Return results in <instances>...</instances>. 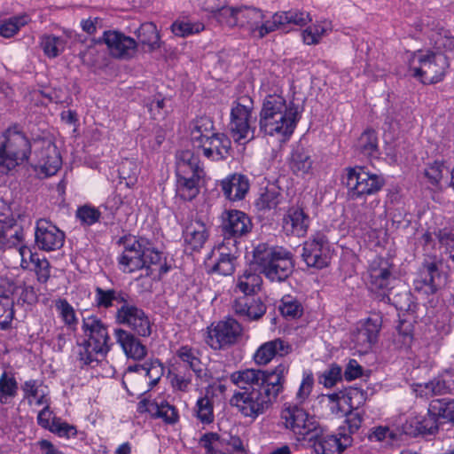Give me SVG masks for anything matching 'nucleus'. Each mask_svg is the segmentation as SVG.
Instances as JSON below:
<instances>
[{
  "instance_id": "1",
  "label": "nucleus",
  "mask_w": 454,
  "mask_h": 454,
  "mask_svg": "<svg viewBox=\"0 0 454 454\" xmlns=\"http://www.w3.org/2000/svg\"><path fill=\"white\" fill-rule=\"evenodd\" d=\"M289 364L281 363L272 370L245 369L230 376L237 386L230 403L247 418L255 419L264 414L284 389Z\"/></svg>"
},
{
  "instance_id": "2",
  "label": "nucleus",
  "mask_w": 454,
  "mask_h": 454,
  "mask_svg": "<svg viewBox=\"0 0 454 454\" xmlns=\"http://www.w3.org/2000/svg\"><path fill=\"white\" fill-rule=\"evenodd\" d=\"M119 243L124 248L119 258V263L123 267V271L130 273L145 270L146 277L155 272L161 276L168 271L166 258L162 253L152 247L147 239L129 235L121 238Z\"/></svg>"
},
{
  "instance_id": "3",
  "label": "nucleus",
  "mask_w": 454,
  "mask_h": 454,
  "mask_svg": "<svg viewBox=\"0 0 454 454\" xmlns=\"http://www.w3.org/2000/svg\"><path fill=\"white\" fill-rule=\"evenodd\" d=\"M301 117L300 106L279 95L265 98L260 113V130L282 140L289 138Z\"/></svg>"
},
{
  "instance_id": "4",
  "label": "nucleus",
  "mask_w": 454,
  "mask_h": 454,
  "mask_svg": "<svg viewBox=\"0 0 454 454\" xmlns=\"http://www.w3.org/2000/svg\"><path fill=\"white\" fill-rule=\"evenodd\" d=\"M253 264L272 282H283L293 273V254L283 247H269L261 243L253 252Z\"/></svg>"
},
{
  "instance_id": "5",
  "label": "nucleus",
  "mask_w": 454,
  "mask_h": 454,
  "mask_svg": "<svg viewBox=\"0 0 454 454\" xmlns=\"http://www.w3.org/2000/svg\"><path fill=\"white\" fill-rule=\"evenodd\" d=\"M82 330L86 339L79 345V359L86 365L98 364L110 349L106 325L97 317L91 316L83 318Z\"/></svg>"
},
{
  "instance_id": "6",
  "label": "nucleus",
  "mask_w": 454,
  "mask_h": 454,
  "mask_svg": "<svg viewBox=\"0 0 454 454\" xmlns=\"http://www.w3.org/2000/svg\"><path fill=\"white\" fill-rule=\"evenodd\" d=\"M449 67V60L442 52L418 51L409 60L411 74L423 83H436L442 81Z\"/></svg>"
},
{
  "instance_id": "7",
  "label": "nucleus",
  "mask_w": 454,
  "mask_h": 454,
  "mask_svg": "<svg viewBox=\"0 0 454 454\" xmlns=\"http://www.w3.org/2000/svg\"><path fill=\"white\" fill-rule=\"evenodd\" d=\"M280 417L285 427L294 434L298 442L312 441L323 433L315 417L296 404L285 405Z\"/></svg>"
},
{
  "instance_id": "8",
  "label": "nucleus",
  "mask_w": 454,
  "mask_h": 454,
  "mask_svg": "<svg viewBox=\"0 0 454 454\" xmlns=\"http://www.w3.org/2000/svg\"><path fill=\"white\" fill-rule=\"evenodd\" d=\"M252 99L241 97L231 112L230 129L234 140L245 144L254 137V128L252 127Z\"/></svg>"
},
{
  "instance_id": "9",
  "label": "nucleus",
  "mask_w": 454,
  "mask_h": 454,
  "mask_svg": "<svg viewBox=\"0 0 454 454\" xmlns=\"http://www.w3.org/2000/svg\"><path fill=\"white\" fill-rule=\"evenodd\" d=\"M346 184L350 199L356 200L378 192L384 186L385 181L382 176L365 172L358 167L348 169Z\"/></svg>"
},
{
  "instance_id": "10",
  "label": "nucleus",
  "mask_w": 454,
  "mask_h": 454,
  "mask_svg": "<svg viewBox=\"0 0 454 454\" xmlns=\"http://www.w3.org/2000/svg\"><path fill=\"white\" fill-rule=\"evenodd\" d=\"M241 333V325L236 319L229 317L207 327L206 342L215 350L222 349L235 344Z\"/></svg>"
},
{
  "instance_id": "11",
  "label": "nucleus",
  "mask_w": 454,
  "mask_h": 454,
  "mask_svg": "<svg viewBox=\"0 0 454 454\" xmlns=\"http://www.w3.org/2000/svg\"><path fill=\"white\" fill-rule=\"evenodd\" d=\"M303 261L309 267L323 269L329 265L331 250L326 237L317 233L303 244L301 254Z\"/></svg>"
},
{
  "instance_id": "12",
  "label": "nucleus",
  "mask_w": 454,
  "mask_h": 454,
  "mask_svg": "<svg viewBox=\"0 0 454 454\" xmlns=\"http://www.w3.org/2000/svg\"><path fill=\"white\" fill-rule=\"evenodd\" d=\"M0 146L20 165L27 161L31 153L29 140L17 126L5 130Z\"/></svg>"
},
{
  "instance_id": "13",
  "label": "nucleus",
  "mask_w": 454,
  "mask_h": 454,
  "mask_svg": "<svg viewBox=\"0 0 454 454\" xmlns=\"http://www.w3.org/2000/svg\"><path fill=\"white\" fill-rule=\"evenodd\" d=\"M117 321L126 325L135 333L142 337H148L152 333V324L148 316L142 309L128 302L122 304L116 312Z\"/></svg>"
},
{
  "instance_id": "14",
  "label": "nucleus",
  "mask_w": 454,
  "mask_h": 454,
  "mask_svg": "<svg viewBox=\"0 0 454 454\" xmlns=\"http://www.w3.org/2000/svg\"><path fill=\"white\" fill-rule=\"evenodd\" d=\"M393 280L392 272L387 261L381 260L376 264L374 262L369 269V289L378 295L383 301H391L390 284Z\"/></svg>"
},
{
  "instance_id": "15",
  "label": "nucleus",
  "mask_w": 454,
  "mask_h": 454,
  "mask_svg": "<svg viewBox=\"0 0 454 454\" xmlns=\"http://www.w3.org/2000/svg\"><path fill=\"white\" fill-rule=\"evenodd\" d=\"M221 219V228L225 237L223 242L247 235L253 227L249 216L239 210H225L222 213Z\"/></svg>"
},
{
  "instance_id": "16",
  "label": "nucleus",
  "mask_w": 454,
  "mask_h": 454,
  "mask_svg": "<svg viewBox=\"0 0 454 454\" xmlns=\"http://www.w3.org/2000/svg\"><path fill=\"white\" fill-rule=\"evenodd\" d=\"M35 238L39 249L54 251L63 247L65 234L47 220L39 219L36 222Z\"/></svg>"
},
{
  "instance_id": "17",
  "label": "nucleus",
  "mask_w": 454,
  "mask_h": 454,
  "mask_svg": "<svg viewBox=\"0 0 454 454\" xmlns=\"http://www.w3.org/2000/svg\"><path fill=\"white\" fill-rule=\"evenodd\" d=\"M112 56L128 59L132 58L137 48V43L130 36L118 31H106L103 35Z\"/></svg>"
},
{
  "instance_id": "18",
  "label": "nucleus",
  "mask_w": 454,
  "mask_h": 454,
  "mask_svg": "<svg viewBox=\"0 0 454 454\" xmlns=\"http://www.w3.org/2000/svg\"><path fill=\"white\" fill-rule=\"evenodd\" d=\"M237 241L236 239H227L216 247L218 258L210 269V272H216L223 276H231L235 270V262L237 259Z\"/></svg>"
},
{
  "instance_id": "19",
  "label": "nucleus",
  "mask_w": 454,
  "mask_h": 454,
  "mask_svg": "<svg viewBox=\"0 0 454 454\" xmlns=\"http://www.w3.org/2000/svg\"><path fill=\"white\" fill-rule=\"evenodd\" d=\"M198 148H201L203 155L212 160H221L226 159L231 153V139L223 133H215L210 137L204 139L200 144L197 145Z\"/></svg>"
},
{
  "instance_id": "20",
  "label": "nucleus",
  "mask_w": 454,
  "mask_h": 454,
  "mask_svg": "<svg viewBox=\"0 0 454 454\" xmlns=\"http://www.w3.org/2000/svg\"><path fill=\"white\" fill-rule=\"evenodd\" d=\"M441 275L434 262L423 264L419 275L414 279V290L425 295L436 293L440 286Z\"/></svg>"
},
{
  "instance_id": "21",
  "label": "nucleus",
  "mask_w": 454,
  "mask_h": 454,
  "mask_svg": "<svg viewBox=\"0 0 454 454\" xmlns=\"http://www.w3.org/2000/svg\"><path fill=\"white\" fill-rule=\"evenodd\" d=\"M234 313L248 320H258L266 312V305L254 295H242L234 300L232 304Z\"/></svg>"
},
{
  "instance_id": "22",
  "label": "nucleus",
  "mask_w": 454,
  "mask_h": 454,
  "mask_svg": "<svg viewBox=\"0 0 454 454\" xmlns=\"http://www.w3.org/2000/svg\"><path fill=\"white\" fill-rule=\"evenodd\" d=\"M282 226L286 235L304 237L309 226V218L302 208L293 207L284 215Z\"/></svg>"
},
{
  "instance_id": "23",
  "label": "nucleus",
  "mask_w": 454,
  "mask_h": 454,
  "mask_svg": "<svg viewBox=\"0 0 454 454\" xmlns=\"http://www.w3.org/2000/svg\"><path fill=\"white\" fill-rule=\"evenodd\" d=\"M37 422L42 427L48 429L59 437L70 438L77 434L74 426L63 421L60 418L53 416L48 406L39 412Z\"/></svg>"
},
{
  "instance_id": "24",
  "label": "nucleus",
  "mask_w": 454,
  "mask_h": 454,
  "mask_svg": "<svg viewBox=\"0 0 454 454\" xmlns=\"http://www.w3.org/2000/svg\"><path fill=\"white\" fill-rule=\"evenodd\" d=\"M438 418L428 411L426 416H417L407 419L402 426L403 434L417 436L433 434L438 430Z\"/></svg>"
},
{
  "instance_id": "25",
  "label": "nucleus",
  "mask_w": 454,
  "mask_h": 454,
  "mask_svg": "<svg viewBox=\"0 0 454 454\" xmlns=\"http://www.w3.org/2000/svg\"><path fill=\"white\" fill-rule=\"evenodd\" d=\"M290 351L291 346L278 338L263 343L255 352L254 359L257 364L266 365L276 356H284Z\"/></svg>"
},
{
  "instance_id": "26",
  "label": "nucleus",
  "mask_w": 454,
  "mask_h": 454,
  "mask_svg": "<svg viewBox=\"0 0 454 454\" xmlns=\"http://www.w3.org/2000/svg\"><path fill=\"white\" fill-rule=\"evenodd\" d=\"M224 196L231 201H239L245 198L249 190L247 177L241 174H233L221 182Z\"/></svg>"
},
{
  "instance_id": "27",
  "label": "nucleus",
  "mask_w": 454,
  "mask_h": 454,
  "mask_svg": "<svg viewBox=\"0 0 454 454\" xmlns=\"http://www.w3.org/2000/svg\"><path fill=\"white\" fill-rule=\"evenodd\" d=\"M208 238V231L204 222L192 220L184 231V243L192 251L200 249Z\"/></svg>"
},
{
  "instance_id": "28",
  "label": "nucleus",
  "mask_w": 454,
  "mask_h": 454,
  "mask_svg": "<svg viewBox=\"0 0 454 454\" xmlns=\"http://www.w3.org/2000/svg\"><path fill=\"white\" fill-rule=\"evenodd\" d=\"M115 337L117 342L121 346L128 357L141 360L146 356V347L131 333L122 329H116Z\"/></svg>"
},
{
  "instance_id": "29",
  "label": "nucleus",
  "mask_w": 454,
  "mask_h": 454,
  "mask_svg": "<svg viewBox=\"0 0 454 454\" xmlns=\"http://www.w3.org/2000/svg\"><path fill=\"white\" fill-rule=\"evenodd\" d=\"M62 160L56 145L46 142L39 153V165L46 176L54 175L61 167Z\"/></svg>"
},
{
  "instance_id": "30",
  "label": "nucleus",
  "mask_w": 454,
  "mask_h": 454,
  "mask_svg": "<svg viewBox=\"0 0 454 454\" xmlns=\"http://www.w3.org/2000/svg\"><path fill=\"white\" fill-rule=\"evenodd\" d=\"M264 18L263 12L256 7L242 5L239 6L238 14L239 27L247 30L250 35L255 36Z\"/></svg>"
},
{
  "instance_id": "31",
  "label": "nucleus",
  "mask_w": 454,
  "mask_h": 454,
  "mask_svg": "<svg viewBox=\"0 0 454 454\" xmlns=\"http://www.w3.org/2000/svg\"><path fill=\"white\" fill-rule=\"evenodd\" d=\"M176 175L188 176L190 174L205 173L200 166V159L192 150H180L176 153Z\"/></svg>"
},
{
  "instance_id": "32",
  "label": "nucleus",
  "mask_w": 454,
  "mask_h": 454,
  "mask_svg": "<svg viewBox=\"0 0 454 454\" xmlns=\"http://www.w3.org/2000/svg\"><path fill=\"white\" fill-rule=\"evenodd\" d=\"M205 173L190 174L188 176L176 175V191L184 200H192L200 192V181L204 177Z\"/></svg>"
},
{
  "instance_id": "33",
  "label": "nucleus",
  "mask_w": 454,
  "mask_h": 454,
  "mask_svg": "<svg viewBox=\"0 0 454 454\" xmlns=\"http://www.w3.org/2000/svg\"><path fill=\"white\" fill-rule=\"evenodd\" d=\"M313 160L309 152L301 145L294 148L290 158V168L297 176H304L312 168Z\"/></svg>"
},
{
  "instance_id": "34",
  "label": "nucleus",
  "mask_w": 454,
  "mask_h": 454,
  "mask_svg": "<svg viewBox=\"0 0 454 454\" xmlns=\"http://www.w3.org/2000/svg\"><path fill=\"white\" fill-rule=\"evenodd\" d=\"M138 43L148 47L149 51H153L160 48V33L156 25L153 22L143 23L136 31Z\"/></svg>"
},
{
  "instance_id": "35",
  "label": "nucleus",
  "mask_w": 454,
  "mask_h": 454,
  "mask_svg": "<svg viewBox=\"0 0 454 454\" xmlns=\"http://www.w3.org/2000/svg\"><path fill=\"white\" fill-rule=\"evenodd\" d=\"M323 442L325 448V454H340L352 445L353 439L346 433L345 427H340V432L337 435L323 436Z\"/></svg>"
},
{
  "instance_id": "36",
  "label": "nucleus",
  "mask_w": 454,
  "mask_h": 454,
  "mask_svg": "<svg viewBox=\"0 0 454 454\" xmlns=\"http://www.w3.org/2000/svg\"><path fill=\"white\" fill-rule=\"evenodd\" d=\"M146 411L152 417L162 419L165 423L170 425L176 424L179 419L176 409L167 402H149Z\"/></svg>"
},
{
  "instance_id": "37",
  "label": "nucleus",
  "mask_w": 454,
  "mask_h": 454,
  "mask_svg": "<svg viewBox=\"0 0 454 454\" xmlns=\"http://www.w3.org/2000/svg\"><path fill=\"white\" fill-rule=\"evenodd\" d=\"M214 123L212 120L207 116L196 119L191 126V140L195 147L215 134L213 131Z\"/></svg>"
},
{
  "instance_id": "38",
  "label": "nucleus",
  "mask_w": 454,
  "mask_h": 454,
  "mask_svg": "<svg viewBox=\"0 0 454 454\" xmlns=\"http://www.w3.org/2000/svg\"><path fill=\"white\" fill-rule=\"evenodd\" d=\"M200 444L206 450L207 454H231L226 438L216 433H207L200 440Z\"/></svg>"
},
{
  "instance_id": "39",
  "label": "nucleus",
  "mask_w": 454,
  "mask_h": 454,
  "mask_svg": "<svg viewBox=\"0 0 454 454\" xmlns=\"http://www.w3.org/2000/svg\"><path fill=\"white\" fill-rule=\"evenodd\" d=\"M129 372H138L150 380L148 385L154 387L164 372V368L159 360L145 362L143 364H136L129 367Z\"/></svg>"
},
{
  "instance_id": "40",
  "label": "nucleus",
  "mask_w": 454,
  "mask_h": 454,
  "mask_svg": "<svg viewBox=\"0 0 454 454\" xmlns=\"http://www.w3.org/2000/svg\"><path fill=\"white\" fill-rule=\"evenodd\" d=\"M382 319L380 317H369L358 331L357 340L369 347L375 343L380 331Z\"/></svg>"
},
{
  "instance_id": "41",
  "label": "nucleus",
  "mask_w": 454,
  "mask_h": 454,
  "mask_svg": "<svg viewBox=\"0 0 454 454\" xmlns=\"http://www.w3.org/2000/svg\"><path fill=\"white\" fill-rule=\"evenodd\" d=\"M21 239L22 230L20 226L0 221V250L15 247Z\"/></svg>"
},
{
  "instance_id": "42",
  "label": "nucleus",
  "mask_w": 454,
  "mask_h": 454,
  "mask_svg": "<svg viewBox=\"0 0 454 454\" xmlns=\"http://www.w3.org/2000/svg\"><path fill=\"white\" fill-rule=\"evenodd\" d=\"M332 29L333 26L331 21L322 20L317 22L302 31L303 42L308 45L318 44L321 39L332 31Z\"/></svg>"
},
{
  "instance_id": "43",
  "label": "nucleus",
  "mask_w": 454,
  "mask_h": 454,
  "mask_svg": "<svg viewBox=\"0 0 454 454\" xmlns=\"http://www.w3.org/2000/svg\"><path fill=\"white\" fill-rule=\"evenodd\" d=\"M356 150L366 158L377 157L379 149L376 132L368 129L362 133L356 143Z\"/></svg>"
},
{
  "instance_id": "44",
  "label": "nucleus",
  "mask_w": 454,
  "mask_h": 454,
  "mask_svg": "<svg viewBox=\"0 0 454 454\" xmlns=\"http://www.w3.org/2000/svg\"><path fill=\"white\" fill-rule=\"evenodd\" d=\"M114 301L127 303L121 292L114 289L105 290L99 286L95 288V304L98 308L108 309L114 305Z\"/></svg>"
},
{
  "instance_id": "45",
  "label": "nucleus",
  "mask_w": 454,
  "mask_h": 454,
  "mask_svg": "<svg viewBox=\"0 0 454 454\" xmlns=\"http://www.w3.org/2000/svg\"><path fill=\"white\" fill-rule=\"evenodd\" d=\"M262 283V279L259 274L245 270L238 279L237 289H239L243 295H253L260 290Z\"/></svg>"
},
{
  "instance_id": "46",
  "label": "nucleus",
  "mask_w": 454,
  "mask_h": 454,
  "mask_svg": "<svg viewBox=\"0 0 454 454\" xmlns=\"http://www.w3.org/2000/svg\"><path fill=\"white\" fill-rule=\"evenodd\" d=\"M429 411L436 415L438 419L450 421L454 426V400L436 399L431 402Z\"/></svg>"
},
{
  "instance_id": "47",
  "label": "nucleus",
  "mask_w": 454,
  "mask_h": 454,
  "mask_svg": "<svg viewBox=\"0 0 454 454\" xmlns=\"http://www.w3.org/2000/svg\"><path fill=\"white\" fill-rule=\"evenodd\" d=\"M118 173L119 177L125 180V184L132 187L137 183L139 168L136 161L125 159L121 162Z\"/></svg>"
},
{
  "instance_id": "48",
  "label": "nucleus",
  "mask_w": 454,
  "mask_h": 454,
  "mask_svg": "<svg viewBox=\"0 0 454 454\" xmlns=\"http://www.w3.org/2000/svg\"><path fill=\"white\" fill-rule=\"evenodd\" d=\"M13 298L0 292V328L7 329L14 316Z\"/></svg>"
},
{
  "instance_id": "49",
  "label": "nucleus",
  "mask_w": 454,
  "mask_h": 454,
  "mask_svg": "<svg viewBox=\"0 0 454 454\" xmlns=\"http://www.w3.org/2000/svg\"><path fill=\"white\" fill-rule=\"evenodd\" d=\"M67 41L63 37L55 35H44L42 38V47L45 55L50 58L59 56L66 47Z\"/></svg>"
},
{
  "instance_id": "50",
  "label": "nucleus",
  "mask_w": 454,
  "mask_h": 454,
  "mask_svg": "<svg viewBox=\"0 0 454 454\" xmlns=\"http://www.w3.org/2000/svg\"><path fill=\"white\" fill-rule=\"evenodd\" d=\"M285 27L281 12H278L274 13L270 20H265V17L263 18L262 23L259 25L255 36L263 38L268 34L278 29H285Z\"/></svg>"
},
{
  "instance_id": "51",
  "label": "nucleus",
  "mask_w": 454,
  "mask_h": 454,
  "mask_svg": "<svg viewBox=\"0 0 454 454\" xmlns=\"http://www.w3.org/2000/svg\"><path fill=\"white\" fill-rule=\"evenodd\" d=\"M281 314L289 318H296L302 314V306L300 301L291 295H285L279 305Z\"/></svg>"
},
{
  "instance_id": "52",
  "label": "nucleus",
  "mask_w": 454,
  "mask_h": 454,
  "mask_svg": "<svg viewBox=\"0 0 454 454\" xmlns=\"http://www.w3.org/2000/svg\"><path fill=\"white\" fill-rule=\"evenodd\" d=\"M412 341L413 334L411 325L405 322L401 323L393 337L394 345L399 349H407L411 347Z\"/></svg>"
},
{
  "instance_id": "53",
  "label": "nucleus",
  "mask_w": 454,
  "mask_h": 454,
  "mask_svg": "<svg viewBox=\"0 0 454 454\" xmlns=\"http://www.w3.org/2000/svg\"><path fill=\"white\" fill-rule=\"evenodd\" d=\"M176 355L184 363H186L199 377L201 376L203 371L202 364L192 348L183 346L177 350Z\"/></svg>"
},
{
  "instance_id": "54",
  "label": "nucleus",
  "mask_w": 454,
  "mask_h": 454,
  "mask_svg": "<svg viewBox=\"0 0 454 454\" xmlns=\"http://www.w3.org/2000/svg\"><path fill=\"white\" fill-rule=\"evenodd\" d=\"M448 373L440 375L424 385H419V387H424L425 395H428L429 393L432 395H444L450 393L451 387L445 379Z\"/></svg>"
},
{
  "instance_id": "55",
  "label": "nucleus",
  "mask_w": 454,
  "mask_h": 454,
  "mask_svg": "<svg viewBox=\"0 0 454 454\" xmlns=\"http://www.w3.org/2000/svg\"><path fill=\"white\" fill-rule=\"evenodd\" d=\"M196 416L202 424H210L214 421L213 403L207 397L200 398L196 403Z\"/></svg>"
},
{
  "instance_id": "56",
  "label": "nucleus",
  "mask_w": 454,
  "mask_h": 454,
  "mask_svg": "<svg viewBox=\"0 0 454 454\" xmlns=\"http://www.w3.org/2000/svg\"><path fill=\"white\" fill-rule=\"evenodd\" d=\"M170 28L175 35L185 37L202 31L204 29V25L202 23H192L184 20H176L171 25Z\"/></svg>"
},
{
  "instance_id": "57",
  "label": "nucleus",
  "mask_w": 454,
  "mask_h": 454,
  "mask_svg": "<svg viewBox=\"0 0 454 454\" xmlns=\"http://www.w3.org/2000/svg\"><path fill=\"white\" fill-rule=\"evenodd\" d=\"M18 385L13 377H8L6 372H4L0 377V402L7 403L8 399L16 395Z\"/></svg>"
},
{
  "instance_id": "58",
  "label": "nucleus",
  "mask_w": 454,
  "mask_h": 454,
  "mask_svg": "<svg viewBox=\"0 0 454 454\" xmlns=\"http://www.w3.org/2000/svg\"><path fill=\"white\" fill-rule=\"evenodd\" d=\"M285 27L288 24L303 27L312 20L309 13L297 10L281 12Z\"/></svg>"
},
{
  "instance_id": "59",
  "label": "nucleus",
  "mask_w": 454,
  "mask_h": 454,
  "mask_svg": "<svg viewBox=\"0 0 454 454\" xmlns=\"http://www.w3.org/2000/svg\"><path fill=\"white\" fill-rule=\"evenodd\" d=\"M450 173L443 162L435 160L425 169V176L433 184H437L441 179Z\"/></svg>"
},
{
  "instance_id": "60",
  "label": "nucleus",
  "mask_w": 454,
  "mask_h": 454,
  "mask_svg": "<svg viewBox=\"0 0 454 454\" xmlns=\"http://www.w3.org/2000/svg\"><path fill=\"white\" fill-rule=\"evenodd\" d=\"M239 6H224L218 11L217 20L220 23L226 25L230 27H239Z\"/></svg>"
},
{
  "instance_id": "61",
  "label": "nucleus",
  "mask_w": 454,
  "mask_h": 454,
  "mask_svg": "<svg viewBox=\"0 0 454 454\" xmlns=\"http://www.w3.org/2000/svg\"><path fill=\"white\" fill-rule=\"evenodd\" d=\"M280 203V193L274 189H267L257 200L256 205L260 209L276 208Z\"/></svg>"
},
{
  "instance_id": "62",
  "label": "nucleus",
  "mask_w": 454,
  "mask_h": 454,
  "mask_svg": "<svg viewBox=\"0 0 454 454\" xmlns=\"http://www.w3.org/2000/svg\"><path fill=\"white\" fill-rule=\"evenodd\" d=\"M76 216L82 223L92 225L98 222L101 213L96 207L85 205L77 209Z\"/></svg>"
},
{
  "instance_id": "63",
  "label": "nucleus",
  "mask_w": 454,
  "mask_h": 454,
  "mask_svg": "<svg viewBox=\"0 0 454 454\" xmlns=\"http://www.w3.org/2000/svg\"><path fill=\"white\" fill-rule=\"evenodd\" d=\"M392 301L397 309L411 314L415 313L418 307V304L412 301V296L409 292L396 295Z\"/></svg>"
},
{
  "instance_id": "64",
  "label": "nucleus",
  "mask_w": 454,
  "mask_h": 454,
  "mask_svg": "<svg viewBox=\"0 0 454 454\" xmlns=\"http://www.w3.org/2000/svg\"><path fill=\"white\" fill-rule=\"evenodd\" d=\"M341 379V369L336 364H332L325 370L320 379L319 382L326 387H333L338 380Z\"/></svg>"
}]
</instances>
